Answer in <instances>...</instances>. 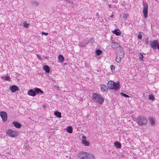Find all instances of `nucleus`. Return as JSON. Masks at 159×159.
<instances>
[{
	"instance_id": "72a5a7b5",
	"label": "nucleus",
	"mask_w": 159,
	"mask_h": 159,
	"mask_svg": "<svg viewBox=\"0 0 159 159\" xmlns=\"http://www.w3.org/2000/svg\"><path fill=\"white\" fill-rule=\"evenodd\" d=\"M145 42L146 44H147V45L148 44L149 42L148 39L147 38L145 39Z\"/></svg>"
},
{
	"instance_id": "58836bf2",
	"label": "nucleus",
	"mask_w": 159,
	"mask_h": 159,
	"mask_svg": "<svg viewBox=\"0 0 159 159\" xmlns=\"http://www.w3.org/2000/svg\"><path fill=\"white\" fill-rule=\"evenodd\" d=\"M40 95H41V94L43 93V91L42 90H41L40 89Z\"/></svg>"
},
{
	"instance_id": "79ce46f5",
	"label": "nucleus",
	"mask_w": 159,
	"mask_h": 159,
	"mask_svg": "<svg viewBox=\"0 0 159 159\" xmlns=\"http://www.w3.org/2000/svg\"><path fill=\"white\" fill-rule=\"evenodd\" d=\"M111 18H113L114 17V15L112 14L111 16H110Z\"/></svg>"
},
{
	"instance_id": "c03bdc74",
	"label": "nucleus",
	"mask_w": 159,
	"mask_h": 159,
	"mask_svg": "<svg viewBox=\"0 0 159 159\" xmlns=\"http://www.w3.org/2000/svg\"><path fill=\"white\" fill-rule=\"evenodd\" d=\"M109 7H110V5H109Z\"/></svg>"
},
{
	"instance_id": "412c9836",
	"label": "nucleus",
	"mask_w": 159,
	"mask_h": 159,
	"mask_svg": "<svg viewBox=\"0 0 159 159\" xmlns=\"http://www.w3.org/2000/svg\"><path fill=\"white\" fill-rule=\"evenodd\" d=\"M149 122L152 125H153L155 124V120H154L152 118L149 119Z\"/></svg>"
},
{
	"instance_id": "ddd939ff",
	"label": "nucleus",
	"mask_w": 159,
	"mask_h": 159,
	"mask_svg": "<svg viewBox=\"0 0 159 159\" xmlns=\"http://www.w3.org/2000/svg\"><path fill=\"white\" fill-rule=\"evenodd\" d=\"M12 124L14 125V127L16 128L19 129L21 127V124L17 121H13Z\"/></svg>"
},
{
	"instance_id": "a19ab883",
	"label": "nucleus",
	"mask_w": 159,
	"mask_h": 159,
	"mask_svg": "<svg viewBox=\"0 0 159 159\" xmlns=\"http://www.w3.org/2000/svg\"><path fill=\"white\" fill-rule=\"evenodd\" d=\"M37 56L39 59H40V56L39 55H37Z\"/></svg>"
},
{
	"instance_id": "0eeeda50",
	"label": "nucleus",
	"mask_w": 159,
	"mask_h": 159,
	"mask_svg": "<svg viewBox=\"0 0 159 159\" xmlns=\"http://www.w3.org/2000/svg\"><path fill=\"white\" fill-rule=\"evenodd\" d=\"M150 46L152 48L154 49H156L158 48V42L157 40H155L153 41H150Z\"/></svg>"
},
{
	"instance_id": "4468645a",
	"label": "nucleus",
	"mask_w": 159,
	"mask_h": 159,
	"mask_svg": "<svg viewBox=\"0 0 159 159\" xmlns=\"http://www.w3.org/2000/svg\"><path fill=\"white\" fill-rule=\"evenodd\" d=\"M43 70L47 73H48L50 71L49 67L47 65H45L43 66Z\"/></svg>"
},
{
	"instance_id": "473e14b6",
	"label": "nucleus",
	"mask_w": 159,
	"mask_h": 159,
	"mask_svg": "<svg viewBox=\"0 0 159 159\" xmlns=\"http://www.w3.org/2000/svg\"><path fill=\"white\" fill-rule=\"evenodd\" d=\"M138 38L139 39H140V40L142 39V35L141 34H139L138 36Z\"/></svg>"
},
{
	"instance_id": "f257e3e1",
	"label": "nucleus",
	"mask_w": 159,
	"mask_h": 159,
	"mask_svg": "<svg viewBox=\"0 0 159 159\" xmlns=\"http://www.w3.org/2000/svg\"><path fill=\"white\" fill-rule=\"evenodd\" d=\"M78 156L80 159H94V156L92 154L88 153L86 152H80Z\"/></svg>"
},
{
	"instance_id": "20e7f679",
	"label": "nucleus",
	"mask_w": 159,
	"mask_h": 159,
	"mask_svg": "<svg viewBox=\"0 0 159 159\" xmlns=\"http://www.w3.org/2000/svg\"><path fill=\"white\" fill-rule=\"evenodd\" d=\"M107 86L110 89L116 90L119 89L120 85L118 83H115L113 81H110L107 83Z\"/></svg>"
},
{
	"instance_id": "a878e982",
	"label": "nucleus",
	"mask_w": 159,
	"mask_h": 159,
	"mask_svg": "<svg viewBox=\"0 0 159 159\" xmlns=\"http://www.w3.org/2000/svg\"><path fill=\"white\" fill-rule=\"evenodd\" d=\"M83 143L84 144L85 146H88L89 145V143L86 141H82Z\"/></svg>"
},
{
	"instance_id": "393cba45",
	"label": "nucleus",
	"mask_w": 159,
	"mask_h": 159,
	"mask_svg": "<svg viewBox=\"0 0 159 159\" xmlns=\"http://www.w3.org/2000/svg\"><path fill=\"white\" fill-rule=\"evenodd\" d=\"M96 53L97 55H99L101 54L102 51L99 49H97L96 50Z\"/></svg>"
},
{
	"instance_id": "5701e85b",
	"label": "nucleus",
	"mask_w": 159,
	"mask_h": 159,
	"mask_svg": "<svg viewBox=\"0 0 159 159\" xmlns=\"http://www.w3.org/2000/svg\"><path fill=\"white\" fill-rule=\"evenodd\" d=\"M121 59L122 58H120V57H118L117 56L116 59V61L118 63H119L120 62Z\"/></svg>"
},
{
	"instance_id": "4c0bfd02",
	"label": "nucleus",
	"mask_w": 159,
	"mask_h": 159,
	"mask_svg": "<svg viewBox=\"0 0 159 159\" xmlns=\"http://www.w3.org/2000/svg\"><path fill=\"white\" fill-rule=\"evenodd\" d=\"M66 1L68 3H73V2L71 1L70 0H66Z\"/></svg>"
},
{
	"instance_id": "423d86ee",
	"label": "nucleus",
	"mask_w": 159,
	"mask_h": 159,
	"mask_svg": "<svg viewBox=\"0 0 159 159\" xmlns=\"http://www.w3.org/2000/svg\"><path fill=\"white\" fill-rule=\"evenodd\" d=\"M40 93V89L38 88H35L34 90L32 89H30L27 93V94L32 96H35L36 93L39 94Z\"/></svg>"
},
{
	"instance_id": "b1692460",
	"label": "nucleus",
	"mask_w": 159,
	"mask_h": 159,
	"mask_svg": "<svg viewBox=\"0 0 159 159\" xmlns=\"http://www.w3.org/2000/svg\"><path fill=\"white\" fill-rule=\"evenodd\" d=\"M29 25V24L27 23L26 21H25L23 23V26L25 28H27Z\"/></svg>"
},
{
	"instance_id": "9b49d317",
	"label": "nucleus",
	"mask_w": 159,
	"mask_h": 159,
	"mask_svg": "<svg viewBox=\"0 0 159 159\" xmlns=\"http://www.w3.org/2000/svg\"><path fill=\"white\" fill-rule=\"evenodd\" d=\"M111 46L112 48L115 49L117 48L118 47L119 48V49H120V48H121L120 47V46L119 44L116 43L115 42L112 43Z\"/></svg>"
},
{
	"instance_id": "4be33fe9",
	"label": "nucleus",
	"mask_w": 159,
	"mask_h": 159,
	"mask_svg": "<svg viewBox=\"0 0 159 159\" xmlns=\"http://www.w3.org/2000/svg\"><path fill=\"white\" fill-rule=\"evenodd\" d=\"M101 89L102 91L104 92L105 91L106 87L105 85H101Z\"/></svg>"
},
{
	"instance_id": "1a4fd4ad",
	"label": "nucleus",
	"mask_w": 159,
	"mask_h": 159,
	"mask_svg": "<svg viewBox=\"0 0 159 159\" xmlns=\"http://www.w3.org/2000/svg\"><path fill=\"white\" fill-rule=\"evenodd\" d=\"M0 116L2 119V121L5 122L7 120V113L5 111H1L0 112Z\"/></svg>"
},
{
	"instance_id": "ea45409f",
	"label": "nucleus",
	"mask_w": 159,
	"mask_h": 159,
	"mask_svg": "<svg viewBox=\"0 0 159 159\" xmlns=\"http://www.w3.org/2000/svg\"><path fill=\"white\" fill-rule=\"evenodd\" d=\"M46 106V105H44L43 106V108L44 109V108H45Z\"/></svg>"
},
{
	"instance_id": "7ed1b4c3",
	"label": "nucleus",
	"mask_w": 159,
	"mask_h": 159,
	"mask_svg": "<svg viewBox=\"0 0 159 159\" xmlns=\"http://www.w3.org/2000/svg\"><path fill=\"white\" fill-rule=\"evenodd\" d=\"M136 121L140 126L146 125L148 122L147 119L144 116H139L136 119Z\"/></svg>"
},
{
	"instance_id": "6ab92c4d",
	"label": "nucleus",
	"mask_w": 159,
	"mask_h": 159,
	"mask_svg": "<svg viewBox=\"0 0 159 159\" xmlns=\"http://www.w3.org/2000/svg\"><path fill=\"white\" fill-rule=\"evenodd\" d=\"M58 59L59 61L62 62L64 60V57L62 55H60L58 56Z\"/></svg>"
},
{
	"instance_id": "f3484780",
	"label": "nucleus",
	"mask_w": 159,
	"mask_h": 159,
	"mask_svg": "<svg viewBox=\"0 0 159 159\" xmlns=\"http://www.w3.org/2000/svg\"><path fill=\"white\" fill-rule=\"evenodd\" d=\"M54 115L57 117L59 118L61 117V113L58 111H56L54 113Z\"/></svg>"
},
{
	"instance_id": "a211bd4d",
	"label": "nucleus",
	"mask_w": 159,
	"mask_h": 159,
	"mask_svg": "<svg viewBox=\"0 0 159 159\" xmlns=\"http://www.w3.org/2000/svg\"><path fill=\"white\" fill-rule=\"evenodd\" d=\"M115 146L117 148H121V144L118 142H116L114 143Z\"/></svg>"
},
{
	"instance_id": "c9c22d12",
	"label": "nucleus",
	"mask_w": 159,
	"mask_h": 159,
	"mask_svg": "<svg viewBox=\"0 0 159 159\" xmlns=\"http://www.w3.org/2000/svg\"><path fill=\"white\" fill-rule=\"evenodd\" d=\"M82 139H83V140H82V141H84H84H86V137L85 136H82Z\"/></svg>"
},
{
	"instance_id": "aec40b11",
	"label": "nucleus",
	"mask_w": 159,
	"mask_h": 159,
	"mask_svg": "<svg viewBox=\"0 0 159 159\" xmlns=\"http://www.w3.org/2000/svg\"><path fill=\"white\" fill-rule=\"evenodd\" d=\"M79 45L81 47H84L86 46V44L84 42H80L79 44Z\"/></svg>"
},
{
	"instance_id": "a18cd8bd",
	"label": "nucleus",
	"mask_w": 159,
	"mask_h": 159,
	"mask_svg": "<svg viewBox=\"0 0 159 159\" xmlns=\"http://www.w3.org/2000/svg\"><path fill=\"white\" fill-rule=\"evenodd\" d=\"M109 7H110V5H109Z\"/></svg>"
},
{
	"instance_id": "9d476101",
	"label": "nucleus",
	"mask_w": 159,
	"mask_h": 159,
	"mask_svg": "<svg viewBox=\"0 0 159 159\" xmlns=\"http://www.w3.org/2000/svg\"><path fill=\"white\" fill-rule=\"evenodd\" d=\"M18 88L16 85H13L10 87V89L12 93H15L16 91L18 90Z\"/></svg>"
},
{
	"instance_id": "c756f323",
	"label": "nucleus",
	"mask_w": 159,
	"mask_h": 159,
	"mask_svg": "<svg viewBox=\"0 0 159 159\" xmlns=\"http://www.w3.org/2000/svg\"><path fill=\"white\" fill-rule=\"evenodd\" d=\"M5 80L7 81H10V78L8 76H6L5 77Z\"/></svg>"
},
{
	"instance_id": "39448f33",
	"label": "nucleus",
	"mask_w": 159,
	"mask_h": 159,
	"mask_svg": "<svg viewBox=\"0 0 159 159\" xmlns=\"http://www.w3.org/2000/svg\"><path fill=\"white\" fill-rule=\"evenodd\" d=\"M6 134L9 137L15 138L18 135V132L11 129H8L6 131Z\"/></svg>"
},
{
	"instance_id": "f704fd0d",
	"label": "nucleus",
	"mask_w": 159,
	"mask_h": 159,
	"mask_svg": "<svg viewBox=\"0 0 159 159\" xmlns=\"http://www.w3.org/2000/svg\"><path fill=\"white\" fill-rule=\"evenodd\" d=\"M42 34L43 35H45L46 36L48 34V33H45L44 32H42Z\"/></svg>"
},
{
	"instance_id": "c85d7f7f",
	"label": "nucleus",
	"mask_w": 159,
	"mask_h": 159,
	"mask_svg": "<svg viewBox=\"0 0 159 159\" xmlns=\"http://www.w3.org/2000/svg\"><path fill=\"white\" fill-rule=\"evenodd\" d=\"M129 15L128 14L125 13L123 15V17L124 18L126 19L127 17Z\"/></svg>"
},
{
	"instance_id": "2eb2a0df",
	"label": "nucleus",
	"mask_w": 159,
	"mask_h": 159,
	"mask_svg": "<svg viewBox=\"0 0 159 159\" xmlns=\"http://www.w3.org/2000/svg\"><path fill=\"white\" fill-rule=\"evenodd\" d=\"M113 33L116 35L119 36L121 34V32L119 29H116L114 30Z\"/></svg>"
},
{
	"instance_id": "dca6fc26",
	"label": "nucleus",
	"mask_w": 159,
	"mask_h": 159,
	"mask_svg": "<svg viewBox=\"0 0 159 159\" xmlns=\"http://www.w3.org/2000/svg\"><path fill=\"white\" fill-rule=\"evenodd\" d=\"M66 131L68 133H72L73 131L72 127L71 126H68L67 128Z\"/></svg>"
},
{
	"instance_id": "6e6552de",
	"label": "nucleus",
	"mask_w": 159,
	"mask_h": 159,
	"mask_svg": "<svg viewBox=\"0 0 159 159\" xmlns=\"http://www.w3.org/2000/svg\"><path fill=\"white\" fill-rule=\"evenodd\" d=\"M148 5L147 3H146L144 5L143 10V13L144 16L145 18H147L148 17Z\"/></svg>"
},
{
	"instance_id": "f8f14e48",
	"label": "nucleus",
	"mask_w": 159,
	"mask_h": 159,
	"mask_svg": "<svg viewBox=\"0 0 159 159\" xmlns=\"http://www.w3.org/2000/svg\"><path fill=\"white\" fill-rule=\"evenodd\" d=\"M120 52L118 53L117 54L118 57H120L121 58H123L124 57V52L123 51V49L122 48L120 49Z\"/></svg>"
},
{
	"instance_id": "f03ea898",
	"label": "nucleus",
	"mask_w": 159,
	"mask_h": 159,
	"mask_svg": "<svg viewBox=\"0 0 159 159\" xmlns=\"http://www.w3.org/2000/svg\"><path fill=\"white\" fill-rule=\"evenodd\" d=\"M93 100L99 104H101L104 101V98L102 96L99 94L95 93L93 95Z\"/></svg>"
},
{
	"instance_id": "2f4dec72",
	"label": "nucleus",
	"mask_w": 159,
	"mask_h": 159,
	"mask_svg": "<svg viewBox=\"0 0 159 159\" xmlns=\"http://www.w3.org/2000/svg\"><path fill=\"white\" fill-rule=\"evenodd\" d=\"M111 68L112 71H114L115 70V66L113 65H111Z\"/></svg>"
},
{
	"instance_id": "37998d69",
	"label": "nucleus",
	"mask_w": 159,
	"mask_h": 159,
	"mask_svg": "<svg viewBox=\"0 0 159 159\" xmlns=\"http://www.w3.org/2000/svg\"><path fill=\"white\" fill-rule=\"evenodd\" d=\"M91 40L92 41V42H93V39H91Z\"/></svg>"
},
{
	"instance_id": "bb28decb",
	"label": "nucleus",
	"mask_w": 159,
	"mask_h": 159,
	"mask_svg": "<svg viewBox=\"0 0 159 159\" xmlns=\"http://www.w3.org/2000/svg\"><path fill=\"white\" fill-rule=\"evenodd\" d=\"M144 57L143 56L142 53H139V59L141 61L143 60V58Z\"/></svg>"
},
{
	"instance_id": "cd10ccee",
	"label": "nucleus",
	"mask_w": 159,
	"mask_h": 159,
	"mask_svg": "<svg viewBox=\"0 0 159 159\" xmlns=\"http://www.w3.org/2000/svg\"><path fill=\"white\" fill-rule=\"evenodd\" d=\"M149 99H151L152 100H154L155 99L154 96L151 94L149 96Z\"/></svg>"
},
{
	"instance_id": "7c9ffc66",
	"label": "nucleus",
	"mask_w": 159,
	"mask_h": 159,
	"mask_svg": "<svg viewBox=\"0 0 159 159\" xmlns=\"http://www.w3.org/2000/svg\"><path fill=\"white\" fill-rule=\"evenodd\" d=\"M121 94L123 96L125 97H129V96L128 95L124 93H121Z\"/></svg>"
},
{
	"instance_id": "e433bc0d",
	"label": "nucleus",
	"mask_w": 159,
	"mask_h": 159,
	"mask_svg": "<svg viewBox=\"0 0 159 159\" xmlns=\"http://www.w3.org/2000/svg\"><path fill=\"white\" fill-rule=\"evenodd\" d=\"M84 42L85 43H86V44L87 43H89V40H86L85 39L84 40Z\"/></svg>"
}]
</instances>
